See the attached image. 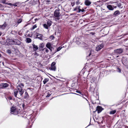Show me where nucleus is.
I'll use <instances>...</instances> for the list:
<instances>
[{
	"mask_svg": "<svg viewBox=\"0 0 128 128\" xmlns=\"http://www.w3.org/2000/svg\"><path fill=\"white\" fill-rule=\"evenodd\" d=\"M19 92L16 90H14V96L18 98H20L22 96L24 93V90L23 89L18 90Z\"/></svg>",
	"mask_w": 128,
	"mask_h": 128,
	"instance_id": "f257e3e1",
	"label": "nucleus"
},
{
	"mask_svg": "<svg viewBox=\"0 0 128 128\" xmlns=\"http://www.w3.org/2000/svg\"><path fill=\"white\" fill-rule=\"evenodd\" d=\"M10 44H17L20 45V41L18 40H10Z\"/></svg>",
	"mask_w": 128,
	"mask_h": 128,
	"instance_id": "f03ea898",
	"label": "nucleus"
},
{
	"mask_svg": "<svg viewBox=\"0 0 128 128\" xmlns=\"http://www.w3.org/2000/svg\"><path fill=\"white\" fill-rule=\"evenodd\" d=\"M60 13L59 10H56L54 12V16L55 20H58L60 19Z\"/></svg>",
	"mask_w": 128,
	"mask_h": 128,
	"instance_id": "7ed1b4c3",
	"label": "nucleus"
},
{
	"mask_svg": "<svg viewBox=\"0 0 128 128\" xmlns=\"http://www.w3.org/2000/svg\"><path fill=\"white\" fill-rule=\"evenodd\" d=\"M10 113L12 114H18V111L17 109H16L15 107L12 106L11 108Z\"/></svg>",
	"mask_w": 128,
	"mask_h": 128,
	"instance_id": "20e7f679",
	"label": "nucleus"
},
{
	"mask_svg": "<svg viewBox=\"0 0 128 128\" xmlns=\"http://www.w3.org/2000/svg\"><path fill=\"white\" fill-rule=\"evenodd\" d=\"M123 51V50L122 48H119L115 50L114 52L116 54H118L122 53Z\"/></svg>",
	"mask_w": 128,
	"mask_h": 128,
	"instance_id": "39448f33",
	"label": "nucleus"
},
{
	"mask_svg": "<svg viewBox=\"0 0 128 128\" xmlns=\"http://www.w3.org/2000/svg\"><path fill=\"white\" fill-rule=\"evenodd\" d=\"M8 86V84L6 83H2L0 84V88H4L7 87Z\"/></svg>",
	"mask_w": 128,
	"mask_h": 128,
	"instance_id": "423d86ee",
	"label": "nucleus"
},
{
	"mask_svg": "<svg viewBox=\"0 0 128 128\" xmlns=\"http://www.w3.org/2000/svg\"><path fill=\"white\" fill-rule=\"evenodd\" d=\"M46 47L50 49V50L51 51V52H52V46L50 43V42H47L46 44Z\"/></svg>",
	"mask_w": 128,
	"mask_h": 128,
	"instance_id": "0eeeda50",
	"label": "nucleus"
},
{
	"mask_svg": "<svg viewBox=\"0 0 128 128\" xmlns=\"http://www.w3.org/2000/svg\"><path fill=\"white\" fill-rule=\"evenodd\" d=\"M103 110V109L102 107L100 106H98L96 107V110L98 111V113L100 112Z\"/></svg>",
	"mask_w": 128,
	"mask_h": 128,
	"instance_id": "6e6552de",
	"label": "nucleus"
},
{
	"mask_svg": "<svg viewBox=\"0 0 128 128\" xmlns=\"http://www.w3.org/2000/svg\"><path fill=\"white\" fill-rule=\"evenodd\" d=\"M103 47L102 44H101L97 46L96 48V50L97 51H98L101 49Z\"/></svg>",
	"mask_w": 128,
	"mask_h": 128,
	"instance_id": "1a4fd4ad",
	"label": "nucleus"
},
{
	"mask_svg": "<svg viewBox=\"0 0 128 128\" xmlns=\"http://www.w3.org/2000/svg\"><path fill=\"white\" fill-rule=\"evenodd\" d=\"M89 56H93L94 55V52L93 50H91L88 53Z\"/></svg>",
	"mask_w": 128,
	"mask_h": 128,
	"instance_id": "9d476101",
	"label": "nucleus"
},
{
	"mask_svg": "<svg viewBox=\"0 0 128 128\" xmlns=\"http://www.w3.org/2000/svg\"><path fill=\"white\" fill-rule=\"evenodd\" d=\"M24 84H18L17 86V88L18 90L22 89V88H23L24 86Z\"/></svg>",
	"mask_w": 128,
	"mask_h": 128,
	"instance_id": "9b49d317",
	"label": "nucleus"
},
{
	"mask_svg": "<svg viewBox=\"0 0 128 128\" xmlns=\"http://www.w3.org/2000/svg\"><path fill=\"white\" fill-rule=\"evenodd\" d=\"M6 26V24L5 23L3 24L0 25V28L2 29H4Z\"/></svg>",
	"mask_w": 128,
	"mask_h": 128,
	"instance_id": "f8f14e48",
	"label": "nucleus"
},
{
	"mask_svg": "<svg viewBox=\"0 0 128 128\" xmlns=\"http://www.w3.org/2000/svg\"><path fill=\"white\" fill-rule=\"evenodd\" d=\"M85 4L86 5L88 6L90 4L91 2L89 0H85Z\"/></svg>",
	"mask_w": 128,
	"mask_h": 128,
	"instance_id": "ddd939ff",
	"label": "nucleus"
},
{
	"mask_svg": "<svg viewBox=\"0 0 128 128\" xmlns=\"http://www.w3.org/2000/svg\"><path fill=\"white\" fill-rule=\"evenodd\" d=\"M52 22L50 20H48L47 22V24L48 26L49 27L52 24Z\"/></svg>",
	"mask_w": 128,
	"mask_h": 128,
	"instance_id": "4468645a",
	"label": "nucleus"
},
{
	"mask_svg": "<svg viewBox=\"0 0 128 128\" xmlns=\"http://www.w3.org/2000/svg\"><path fill=\"white\" fill-rule=\"evenodd\" d=\"M107 8L110 10H114V8L111 5H108L107 6Z\"/></svg>",
	"mask_w": 128,
	"mask_h": 128,
	"instance_id": "2eb2a0df",
	"label": "nucleus"
},
{
	"mask_svg": "<svg viewBox=\"0 0 128 128\" xmlns=\"http://www.w3.org/2000/svg\"><path fill=\"white\" fill-rule=\"evenodd\" d=\"M36 36L37 38L39 39H41L42 38V34H38Z\"/></svg>",
	"mask_w": 128,
	"mask_h": 128,
	"instance_id": "dca6fc26",
	"label": "nucleus"
},
{
	"mask_svg": "<svg viewBox=\"0 0 128 128\" xmlns=\"http://www.w3.org/2000/svg\"><path fill=\"white\" fill-rule=\"evenodd\" d=\"M50 68L51 70L54 71H55L56 69V66H51Z\"/></svg>",
	"mask_w": 128,
	"mask_h": 128,
	"instance_id": "f3484780",
	"label": "nucleus"
},
{
	"mask_svg": "<svg viewBox=\"0 0 128 128\" xmlns=\"http://www.w3.org/2000/svg\"><path fill=\"white\" fill-rule=\"evenodd\" d=\"M32 45L33 46V48L34 49V50H37L38 49V47L37 46L35 45L34 44H33Z\"/></svg>",
	"mask_w": 128,
	"mask_h": 128,
	"instance_id": "a211bd4d",
	"label": "nucleus"
},
{
	"mask_svg": "<svg viewBox=\"0 0 128 128\" xmlns=\"http://www.w3.org/2000/svg\"><path fill=\"white\" fill-rule=\"evenodd\" d=\"M44 27L46 29H48L49 27L46 24H43Z\"/></svg>",
	"mask_w": 128,
	"mask_h": 128,
	"instance_id": "6ab92c4d",
	"label": "nucleus"
},
{
	"mask_svg": "<svg viewBox=\"0 0 128 128\" xmlns=\"http://www.w3.org/2000/svg\"><path fill=\"white\" fill-rule=\"evenodd\" d=\"M28 93L26 92H25V95L24 97V98H28Z\"/></svg>",
	"mask_w": 128,
	"mask_h": 128,
	"instance_id": "aec40b11",
	"label": "nucleus"
},
{
	"mask_svg": "<svg viewBox=\"0 0 128 128\" xmlns=\"http://www.w3.org/2000/svg\"><path fill=\"white\" fill-rule=\"evenodd\" d=\"M81 46L83 47H86L87 46V44L84 43L82 42L81 44Z\"/></svg>",
	"mask_w": 128,
	"mask_h": 128,
	"instance_id": "412c9836",
	"label": "nucleus"
},
{
	"mask_svg": "<svg viewBox=\"0 0 128 128\" xmlns=\"http://www.w3.org/2000/svg\"><path fill=\"white\" fill-rule=\"evenodd\" d=\"M48 81V78H45L43 81L44 84H45Z\"/></svg>",
	"mask_w": 128,
	"mask_h": 128,
	"instance_id": "4be33fe9",
	"label": "nucleus"
},
{
	"mask_svg": "<svg viewBox=\"0 0 128 128\" xmlns=\"http://www.w3.org/2000/svg\"><path fill=\"white\" fill-rule=\"evenodd\" d=\"M26 42L28 43H30L31 42L32 40L30 38H27L26 39Z\"/></svg>",
	"mask_w": 128,
	"mask_h": 128,
	"instance_id": "5701e85b",
	"label": "nucleus"
},
{
	"mask_svg": "<svg viewBox=\"0 0 128 128\" xmlns=\"http://www.w3.org/2000/svg\"><path fill=\"white\" fill-rule=\"evenodd\" d=\"M116 110L111 111L110 112V114H114L116 112Z\"/></svg>",
	"mask_w": 128,
	"mask_h": 128,
	"instance_id": "b1692460",
	"label": "nucleus"
},
{
	"mask_svg": "<svg viewBox=\"0 0 128 128\" xmlns=\"http://www.w3.org/2000/svg\"><path fill=\"white\" fill-rule=\"evenodd\" d=\"M120 14V12L118 11H115L114 13V15H117Z\"/></svg>",
	"mask_w": 128,
	"mask_h": 128,
	"instance_id": "393cba45",
	"label": "nucleus"
},
{
	"mask_svg": "<svg viewBox=\"0 0 128 128\" xmlns=\"http://www.w3.org/2000/svg\"><path fill=\"white\" fill-rule=\"evenodd\" d=\"M44 44L43 43H41L39 46V47L40 48H44Z\"/></svg>",
	"mask_w": 128,
	"mask_h": 128,
	"instance_id": "a878e982",
	"label": "nucleus"
},
{
	"mask_svg": "<svg viewBox=\"0 0 128 128\" xmlns=\"http://www.w3.org/2000/svg\"><path fill=\"white\" fill-rule=\"evenodd\" d=\"M96 80L95 78H92L91 80V82L92 83H93Z\"/></svg>",
	"mask_w": 128,
	"mask_h": 128,
	"instance_id": "bb28decb",
	"label": "nucleus"
},
{
	"mask_svg": "<svg viewBox=\"0 0 128 128\" xmlns=\"http://www.w3.org/2000/svg\"><path fill=\"white\" fill-rule=\"evenodd\" d=\"M84 11V9H80V8H79V10H78V11L79 12H83Z\"/></svg>",
	"mask_w": 128,
	"mask_h": 128,
	"instance_id": "cd10ccee",
	"label": "nucleus"
},
{
	"mask_svg": "<svg viewBox=\"0 0 128 128\" xmlns=\"http://www.w3.org/2000/svg\"><path fill=\"white\" fill-rule=\"evenodd\" d=\"M80 7L79 6H77L76 8H75L74 10V11H76L77 10V9H78L79 10Z\"/></svg>",
	"mask_w": 128,
	"mask_h": 128,
	"instance_id": "c85d7f7f",
	"label": "nucleus"
},
{
	"mask_svg": "<svg viewBox=\"0 0 128 128\" xmlns=\"http://www.w3.org/2000/svg\"><path fill=\"white\" fill-rule=\"evenodd\" d=\"M62 48V47H58L57 49V51H60Z\"/></svg>",
	"mask_w": 128,
	"mask_h": 128,
	"instance_id": "c756f323",
	"label": "nucleus"
},
{
	"mask_svg": "<svg viewBox=\"0 0 128 128\" xmlns=\"http://www.w3.org/2000/svg\"><path fill=\"white\" fill-rule=\"evenodd\" d=\"M56 64V62H53L52 63L51 66H55V65Z\"/></svg>",
	"mask_w": 128,
	"mask_h": 128,
	"instance_id": "7c9ffc66",
	"label": "nucleus"
},
{
	"mask_svg": "<svg viewBox=\"0 0 128 128\" xmlns=\"http://www.w3.org/2000/svg\"><path fill=\"white\" fill-rule=\"evenodd\" d=\"M22 22V20L21 19H20L18 20V23H20Z\"/></svg>",
	"mask_w": 128,
	"mask_h": 128,
	"instance_id": "2f4dec72",
	"label": "nucleus"
},
{
	"mask_svg": "<svg viewBox=\"0 0 128 128\" xmlns=\"http://www.w3.org/2000/svg\"><path fill=\"white\" fill-rule=\"evenodd\" d=\"M76 92L77 93H78L80 94H81V95L82 96L83 95V94H82L81 92H80L78 90H76Z\"/></svg>",
	"mask_w": 128,
	"mask_h": 128,
	"instance_id": "473e14b6",
	"label": "nucleus"
},
{
	"mask_svg": "<svg viewBox=\"0 0 128 128\" xmlns=\"http://www.w3.org/2000/svg\"><path fill=\"white\" fill-rule=\"evenodd\" d=\"M7 52L9 54H10L11 53V51L10 50H7Z\"/></svg>",
	"mask_w": 128,
	"mask_h": 128,
	"instance_id": "72a5a7b5",
	"label": "nucleus"
},
{
	"mask_svg": "<svg viewBox=\"0 0 128 128\" xmlns=\"http://www.w3.org/2000/svg\"><path fill=\"white\" fill-rule=\"evenodd\" d=\"M75 4V2H71V4L72 6H73Z\"/></svg>",
	"mask_w": 128,
	"mask_h": 128,
	"instance_id": "f704fd0d",
	"label": "nucleus"
},
{
	"mask_svg": "<svg viewBox=\"0 0 128 128\" xmlns=\"http://www.w3.org/2000/svg\"><path fill=\"white\" fill-rule=\"evenodd\" d=\"M36 25H35L33 26L32 28L33 29H34L36 28Z\"/></svg>",
	"mask_w": 128,
	"mask_h": 128,
	"instance_id": "c9c22d12",
	"label": "nucleus"
},
{
	"mask_svg": "<svg viewBox=\"0 0 128 128\" xmlns=\"http://www.w3.org/2000/svg\"><path fill=\"white\" fill-rule=\"evenodd\" d=\"M117 69L118 70V71L120 72H121V70H120V69L119 68H117Z\"/></svg>",
	"mask_w": 128,
	"mask_h": 128,
	"instance_id": "e433bc0d",
	"label": "nucleus"
},
{
	"mask_svg": "<svg viewBox=\"0 0 128 128\" xmlns=\"http://www.w3.org/2000/svg\"><path fill=\"white\" fill-rule=\"evenodd\" d=\"M54 38V36H52L50 37V38L51 39H53Z\"/></svg>",
	"mask_w": 128,
	"mask_h": 128,
	"instance_id": "4c0bfd02",
	"label": "nucleus"
},
{
	"mask_svg": "<svg viewBox=\"0 0 128 128\" xmlns=\"http://www.w3.org/2000/svg\"><path fill=\"white\" fill-rule=\"evenodd\" d=\"M50 96V94L48 93V95L46 96V97H48Z\"/></svg>",
	"mask_w": 128,
	"mask_h": 128,
	"instance_id": "58836bf2",
	"label": "nucleus"
},
{
	"mask_svg": "<svg viewBox=\"0 0 128 128\" xmlns=\"http://www.w3.org/2000/svg\"><path fill=\"white\" fill-rule=\"evenodd\" d=\"M48 51H49V50H48V49H47V48H46V50H45V52H47V53L48 52Z\"/></svg>",
	"mask_w": 128,
	"mask_h": 128,
	"instance_id": "ea45409f",
	"label": "nucleus"
},
{
	"mask_svg": "<svg viewBox=\"0 0 128 128\" xmlns=\"http://www.w3.org/2000/svg\"><path fill=\"white\" fill-rule=\"evenodd\" d=\"M9 100H11L12 99V98L11 96H10L8 98Z\"/></svg>",
	"mask_w": 128,
	"mask_h": 128,
	"instance_id": "a19ab883",
	"label": "nucleus"
},
{
	"mask_svg": "<svg viewBox=\"0 0 128 128\" xmlns=\"http://www.w3.org/2000/svg\"><path fill=\"white\" fill-rule=\"evenodd\" d=\"M76 43L78 44H80V43L79 42H77Z\"/></svg>",
	"mask_w": 128,
	"mask_h": 128,
	"instance_id": "79ce46f5",
	"label": "nucleus"
},
{
	"mask_svg": "<svg viewBox=\"0 0 128 128\" xmlns=\"http://www.w3.org/2000/svg\"><path fill=\"white\" fill-rule=\"evenodd\" d=\"M118 6L119 7H120V4H118Z\"/></svg>",
	"mask_w": 128,
	"mask_h": 128,
	"instance_id": "37998d69",
	"label": "nucleus"
},
{
	"mask_svg": "<svg viewBox=\"0 0 128 128\" xmlns=\"http://www.w3.org/2000/svg\"><path fill=\"white\" fill-rule=\"evenodd\" d=\"M34 55H36V56H38V54H37L36 52H35V53Z\"/></svg>",
	"mask_w": 128,
	"mask_h": 128,
	"instance_id": "c03bdc74",
	"label": "nucleus"
},
{
	"mask_svg": "<svg viewBox=\"0 0 128 128\" xmlns=\"http://www.w3.org/2000/svg\"><path fill=\"white\" fill-rule=\"evenodd\" d=\"M12 5L13 6H17V5L16 4H12Z\"/></svg>",
	"mask_w": 128,
	"mask_h": 128,
	"instance_id": "a18cd8bd",
	"label": "nucleus"
},
{
	"mask_svg": "<svg viewBox=\"0 0 128 128\" xmlns=\"http://www.w3.org/2000/svg\"><path fill=\"white\" fill-rule=\"evenodd\" d=\"M76 4H79V3H78V1H77L76 2Z\"/></svg>",
	"mask_w": 128,
	"mask_h": 128,
	"instance_id": "49530a36",
	"label": "nucleus"
},
{
	"mask_svg": "<svg viewBox=\"0 0 128 128\" xmlns=\"http://www.w3.org/2000/svg\"><path fill=\"white\" fill-rule=\"evenodd\" d=\"M8 4L10 5H12V4L10 3H8Z\"/></svg>",
	"mask_w": 128,
	"mask_h": 128,
	"instance_id": "de8ad7c7",
	"label": "nucleus"
},
{
	"mask_svg": "<svg viewBox=\"0 0 128 128\" xmlns=\"http://www.w3.org/2000/svg\"><path fill=\"white\" fill-rule=\"evenodd\" d=\"M91 34L92 35H94L95 34V33L94 32H91Z\"/></svg>",
	"mask_w": 128,
	"mask_h": 128,
	"instance_id": "09e8293b",
	"label": "nucleus"
},
{
	"mask_svg": "<svg viewBox=\"0 0 128 128\" xmlns=\"http://www.w3.org/2000/svg\"><path fill=\"white\" fill-rule=\"evenodd\" d=\"M2 32H0V36H1V35H2Z\"/></svg>",
	"mask_w": 128,
	"mask_h": 128,
	"instance_id": "8fccbe9b",
	"label": "nucleus"
},
{
	"mask_svg": "<svg viewBox=\"0 0 128 128\" xmlns=\"http://www.w3.org/2000/svg\"><path fill=\"white\" fill-rule=\"evenodd\" d=\"M74 94H76V95H79V96H80V95H79V94H76V93H74Z\"/></svg>",
	"mask_w": 128,
	"mask_h": 128,
	"instance_id": "3c124183",
	"label": "nucleus"
},
{
	"mask_svg": "<svg viewBox=\"0 0 128 128\" xmlns=\"http://www.w3.org/2000/svg\"><path fill=\"white\" fill-rule=\"evenodd\" d=\"M35 0H31V1L32 2H33V1H35Z\"/></svg>",
	"mask_w": 128,
	"mask_h": 128,
	"instance_id": "603ef678",
	"label": "nucleus"
},
{
	"mask_svg": "<svg viewBox=\"0 0 128 128\" xmlns=\"http://www.w3.org/2000/svg\"><path fill=\"white\" fill-rule=\"evenodd\" d=\"M38 20V19L37 18H36V19H35V21L36 20Z\"/></svg>",
	"mask_w": 128,
	"mask_h": 128,
	"instance_id": "864d4df0",
	"label": "nucleus"
},
{
	"mask_svg": "<svg viewBox=\"0 0 128 128\" xmlns=\"http://www.w3.org/2000/svg\"><path fill=\"white\" fill-rule=\"evenodd\" d=\"M114 8H116V6H114Z\"/></svg>",
	"mask_w": 128,
	"mask_h": 128,
	"instance_id": "5fc2aeb1",
	"label": "nucleus"
},
{
	"mask_svg": "<svg viewBox=\"0 0 128 128\" xmlns=\"http://www.w3.org/2000/svg\"><path fill=\"white\" fill-rule=\"evenodd\" d=\"M1 54H0V57H1Z\"/></svg>",
	"mask_w": 128,
	"mask_h": 128,
	"instance_id": "6e6d98bb",
	"label": "nucleus"
},
{
	"mask_svg": "<svg viewBox=\"0 0 128 128\" xmlns=\"http://www.w3.org/2000/svg\"><path fill=\"white\" fill-rule=\"evenodd\" d=\"M83 97V98H84V97H83H83Z\"/></svg>",
	"mask_w": 128,
	"mask_h": 128,
	"instance_id": "4d7b16f0",
	"label": "nucleus"
}]
</instances>
